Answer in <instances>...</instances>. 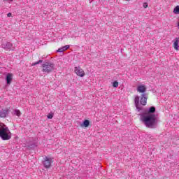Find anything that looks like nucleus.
<instances>
[{
	"label": "nucleus",
	"instance_id": "9",
	"mask_svg": "<svg viewBox=\"0 0 179 179\" xmlns=\"http://www.w3.org/2000/svg\"><path fill=\"white\" fill-rule=\"evenodd\" d=\"M69 49V45H66L63 46L62 48H59L57 52H64V51H66V50Z\"/></svg>",
	"mask_w": 179,
	"mask_h": 179
},
{
	"label": "nucleus",
	"instance_id": "15",
	"mask_svg": "<svg viewBox=\"0 0 179 179\" xmlns=\"http://www.w3.org/2000/svg\"><path fill=\"white\" fill-rule=\"evenodd\" d=\"M155 111H156V108L152 106L149 109V114L152 113H155Z\"/></svg>",
	"mask_w": 179,
	"mask_h": 179
},
{
	"label": "nucleus",
	"instance_id": "16",
	"mask_svg": "<svg viewBox=\"0 0 179 179\" xmlns=\"http://www.w3.org/2000/svg\"><path fill=\"white\" fill-rule=\"evenodd\" d=\"M15 115H17V117H20V115H22V113H20V110H15Z\"/></svg>",
	"mask_w": 179,
	"mask_h": 179
},
{
	"label": "nucleus",
	"instance_id": "19",
	"mask_svg": "<svg viewBox=\"0 0 179 179\" xmlns=\"http://www.w3.org/2000/svg\"><path fill=\"white\" fill-rule=\"evenodd\" d=\"M113 87H118V82L117 81L113 82Z\"/></svg>",
	"mask_w": 179,
	"mask_h": 179
},
{
	"label": "nucleus",
	"instance_id": "7",
	"mask_svg": "<svg viewBox=\"0 0 179 179\" xmlns=\"http://www.w3.org/2000/svg\"><path fill=\"white\" fill-rule=\"evenodd\" d=\"M137 92H138V93H145V92H146V86L139 85L137 87Z\"/></svg>",
	"mask_w": 179,
	"mask_h": 179
},
{
	"label": "nucleus",
	"instance_id": "14",
	"mask_svg": "<svg viewBox=\"0 0 179 179\" xmlns=\"http://www.w3.org/2000/svg\"><path fill=\"white\" fill-rule=\"evenodd\" d=\"M173 13H175L176 15H179V6L175 7V8L173 9Z\"/></svg>",
	"mask_w": 179,
	"mask_h": 179
},
{
	"label": "nucleus",
	"instance_id": "2",
	"mask_svg": "<svg viewBox=\"0 0 179 179\" xmlns=\"http://www.w3.org/2000/svg\"><path fill=\"white\" fill-rule=\"evenodd\" d=\"M9 134H10V132L8 127H1L0 128V138H1L3 141H9V139H10L11 137Z\"/></svg>",
	"mask_w": 179,
	"mask_h": 179
},
{
	"label": "nucleus",
	"instance_id": "11",
	"mask_svg": "<svg viewBox=\"0 0 179 179\" xmlns=\"http://www.w3.org/2000/svg\"><path fill=\"white\" fill-rule=\"evenodd\" d=\"M175 42L173 43V48L176 50V51H178V38H176Z\"/></svg>",
	"mask_w": 179,
	"mask_h": 179
},
{
	"label": "nucleus",
	"instance_id": "21",
	"mask_svg": "<svg viewBox=\"0 0 179 179\" xmlns=\"http://www.w3.org/2000/svg\"><path fill=\"white\" fill-rule=\"evenodd\" d=\"M7 16H8V17H10V16H12V13H8V14L7 15Z\"/></svg>",
	"mask_w": 179,
	"mask_h": 179
},
{
	"label": "nucleus",
	"instance_id": "20",
	"mask_svg": "<svg viewBox=\"0 0 179 179\" xmlns=\"http://www.w3.org/2000/svg\"><path fill=\"white\" fill-rule=\"evenodd\" d=\"M148 6H149V5L148 4V3H143V8H144L145 9H146V8H148Z\"/></svg>",
	"mask_w": 179,
	"mask_h": 179
},
{
	"label": "nucleus",
	"instance_id": "4",
	"mask_svg": "<svg viewBox=\"0 0 179 179\" xmlns=\"http://www.w3.org/2000/svg\"><path fill=\"white\" fill-rule=\"evenodd\" d=\"M43 163L45 169H50V167H51V163H54V159L48 157H45L43 158Z\"/></svg>",
	"mask_w": 179,
	"mask_h": 179
},
{
	"label": "nucleus",
	"instance_id": "17",
	"mask_svg": "<svg viewBox=\"0 0 179 179\" xmlns=\"http://www.w3.org/2000/svg\"><path fill=\"white\" fill-rule=\"evenodd\" d=\"M48 120H52L53 117H54V113H49L48 115H47Z\"/></svg>",
	"mask_w": 179,
	"mask_h": 179
},
{
	"label": "nucleus",
	"instance_id": "6",
	"mask_svg": "<svg viewBox=\"0 0 179 179\" xmlns=\"http://www.w3.org/2000/svg\"><path fill=\"white\" fill-rule=\"evenodd\" d=\"M13 79V74L12 73H8L6 76V82H7V85H10V83H12V80Z\"/></svg>",
	"mask_w": 179,
	"mask_h": 179
},
{
	"label": "nucleus",
	"instance_id": "12",
	"mask_svg": "<svg viewBox=\"0 0 179 179\" xmlns=\"http://www.w3.org/2000/svg\"><path fill=\"white\" fill-rule=\"evenodd\" d=\"M134 103H135V106H136V108H138V107L139 106V96H135Z\"/></svg>",
	"mask_w": 179,
	"mask_h": 179
},
{
	"label": "nucleus",
	"instance_id": "22",
	"mask_svg": "<svg viewBox=\"0 0 179 179\" xmlns=\"http://www.w3.org/2000/svg\"><path fill=\"white\" fill-rule=\"evenodd\" d=\"M4 1H8V2H13V0H4Z\"/></svg>",
	"mask_w": 179,
	"mask_h": 179
},
{
	"label": "nucleus",
	"instance_id": "23",
	"mask_svg": "<svg viewBox=\"0 0 179 179\" xmlns=\"http://www.w3.org/2000/svg\"><path fill=\"white\" fill-rule=\"evenodd\" d=\"M126 1H129V0H126Z\"/></svg>",
	"mask_w": 179,
	"mask_h": 179
},
{
	"label": "nucleus",
	"instance_id": "8",
	"mask_svg": "<svg viewBox=\"0 0 179 179\" xmlns=\"http://www.w3.org/2000/svg\"><path fill=\"white\" fill-rule=\"evenodd\" d=\"M145 94H142V97L141 99V104H142V106H146V103L148 101V97L145 96Z\"/></svg>",
	"mask_w": 179,
	"mask_h": 179
},
{
	"label": "nucleus",
	"instance_id": "1",
	"mask_svg": "<svg viewBox=\"0 0 179 179\" xmlns=\"http://www.w3.org/2000/svg\"><path fill=\"white\" fill-rule=\"evenodd\" d=\"M141 120L147 128H154L155 125H156V115L154 114L143 115Z\"/></svg>",
	"mask_w": 179,
	"mask_h": 179
},
{
	"label": "nucleus",
	"instance_id": "3",
	"mask_svg": "<svg viewBox=\"0 0 179 179\" xmlns=\"http://www.w3.org/2000/svg\"><path fill=\"white\" fill-rule=\"evenodd\" d=\"M42 69L45 73H50V72L54 71V64L44 63L42 64Z\"/></svg>",
	"mask_w": 179,
	"mask_h": 179
},
{
	"label": "nucleus",
	"instance_id": "10",
	"mask_svg": "<svg viewBox=\"0 0 179 179\" xmlns=\"http://www.w3.org/2000/svg\"><path fill=\"white\" fill-rule=\"evenodd\" d=\"M8 114V110H2L0 111V117L1 118H5Z\"/></svg>",
	"mask_w": 179,
	"mask_h": 179
},
{
	"label": "nucleus",
	"instance_id": "18",
	"mask_svg": "<svg viewBox=\"0 0 179 179\" xmlns=\"http://www.w3.org/2000/svg\"><path fill=\"white\" fill-rule=\"evenodd\" d=\"M41 62H43V60H39V61H38V62H36L35 63H33L31 64V66H36V65H38V64H41Z\"/></svg>",
	"mask_w": 179,
	"mask_h": 179
},
{
	"label": "nucleus",
	"instance_id": "5",
	"mask_svg": "<svg viewBox=\"0 0 179 179\" xmlns=\"http://www.w3.org/2000/svg\"><path fill=\"white\" fill-rule=\"evenodd\" d=\"M74 72L78 76H80V78H83V76L85 75V71L81 69L80 66L75 67Z\"/></svg>",
	"mask_w": 179,
	"mask_h": 179
},
{
	"label": "nucleus",
	"instance_id": "13",
	"mask_svg": "<svg viewBox=\"0 0 179 179\" xmlns=\"http://www.w3.org/2000/svg\"><path fill=\"white\" fill-rule=\"evenodd\" d=\"M90 125V122L87 120H85L83 123L81 124V127H85V128H87Z\"/></svg>",
	"mask_w": 179,
	"mask_h": 179
}]
</instances>
